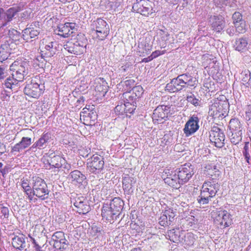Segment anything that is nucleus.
<instances>
[{
	"label": "nucleus",
	"instance_id": "10",
	"mask_svg": "<svg viewBox=\"0 0 251 251\" xmlns=\"http://www.w3.org/2000/svg\"><path fill=\"white\" fill-rule=\"evenodd\" d=\"M44 86L40 84L35 80L32 79L29 83L26 84L24 88V93L29 97L38 98L43 93Z\"/></svg>",
	"mask_w": 251,
	"mask_h": 251
},
{
	"label": "nucleus",
	"instance_id": "12",
	"mask_svg": "<svg viewBox=\"0 0 251 251\" xmlns=\"http://www.w3.org/2000/svg\"><path fill=\"white\" fill-rule=\"evenodd\" d=\"M195 80L190 75L186 74L179 75L176 78H174V92L179 91L186 85L193 86Z\"/></svg>",
	"mask_w": 251,
	"mask_h": 251
},
{
	"label": "nucleus",
	"instance_id": "28",
	"mask_svg": "<svg viewBox=\"0 0 251 251\" xmlns=\"http://www.w3.org/2000/svg\"><path fill=\"white\" fill-rule=\"evenodd\" d=\"M228 127L230 132H242V126L238 119H231L229 121Z\"/></svg>",
	"mask_w": 251,
	"mask_h": 251
},
{
	"label": "nucleus",
	"instance_id": "40",
	"mask_svg": "<svg viewBox=\"0 0 251 251\" xmlns=\"http://www.w3.org/2000/svg\"><path fill=\"white\" fill-rule=\"evenodd\" d=\"M8 35L9 37L13 41L19 40L21 36L20 33L13 28L9 30Z\"/></svg>",
	"mask_w": 251,
	"mask_h": 251
},
{
	"label": "nucleus",
	"instance_id": "64",
	"mask_svg": "<svg viewBox=\"0 0 251 251\" xmlns=\"http://www.w3.org/2000/svg\"><path fill=\"white\" fill-rule=\"evenodd\" d=\"M29 238H30L31 239V241L32 242V243L34 245H33V247H36V245L37 246H39V245L36 242L35 239L33 238L32 237L30 236V235H28Z\"/></svg>",
	"mask_w": 251,
	"mask_h": 251
},
{
	"label": "nucleus",
	"instance_id": "55",
	"mask_svg": "<svg viewBox=\"0 0 251 251\" xmlns=\"http://www.w3.org/2000/svg\"><path fill=\"white\" fill-rule=\"evenodd\" d=\"M1 213L4 218H7L9 215V209L7 207L3 206L1 208Z\"/></svg>",
	"mask_w": 251,
	"mask_h": 251
},
{
	"label": "nucleus",
	"instance_id": "3",
	"mask_svg": "<svg viewBox=\"0 0 251 251\" xmlns=\"http://www.w3.org/2000/svg\"><path fill=\"white\" fill-rule=\"evenodd\" d=\"M219 188L220 184L214 179L205 181L201 186L200 195L198 197V202L201 205L208 204L211 199L215 196Z\"/></svg>",
	"mask_w": 251,
	"mask_h": 251
},
{
	"label": "nucleus",
	"instance_id": "57",
	"mask_svg": "<svg viewBox=\"0 0 251 251\" xmlns=\"http://www.w3.org/2000/svg\"><path fill=\"white\" fill-rule=\"evenodd\" d=\"M87 116L90 117L91 119L96 118V116H97V114L96 111L94 110V107L93 111L88 113V115H87Z\"/></svg>",
	"mask_w": 251,
	"mask_h": 251
},
{
	"label": "nucleus",
	"instance_id": "22",
	"mask_svg": "<svg viewBox=\"0 0 251 251\" xmlns=\"http://www.w3.org/2000/svg\"><path fill=\"white\" fill-rule=\"evenodd\" d=\"M165 110L166 107L164 108L162 106H158L155 109L152 116L153 121L155 123L157 122V123L159 122L160 123H162V121L164 119L165 117H167L166 116L167 112H166Z\"/></svg>",
	"mask_w": 251,
	"mask_h": 251
},
{
	"label": "nucleus",
	"instance_id": "35",
	"mask_svg": "<svg viewBox=\"0 0 251 251\" xmlns=\"http://www.w3.org/2000/svg\"><path fill=\"white\" fill-rule=\"evenodd\" d=\"M55 251H64L67 250L68 247V242L67 240L64 241L56 242V243H52V245Z\"/></svg>",
	"mask_w": 251,
	"mask_h": 251
},
{
	"label": "nucleus",
	"instance_id": "61",
	"mask_svg": "<svg viewBox=\"0 0 251 251\" xmlns=\"http://www.w3.org/2000/svg\"><path fill=\"white\" fill-rule=\"evenodd\" d=\"M160 54V51L156 50L155 51H153L151 55V57H152V59H154L159 56Z\"/></svg>",
	"mask_w": 251,
	"mask_h": 251
},
{
	"label": "nucleus",
	"instance_id": "16",
	"mask_svg": "<svg viewBox=\"0 0 251 251\" xmlns=\"http://www.w3.org/2000/svg\"><path fill=\"white\" fill-rule=\"evenodd\" d=\"M199 122L200 120L198 117L194 115L190 117L189 120L185 124L183 129L186 136L188 137L191 135L198 130Z\"/></svg>",
	"mask_w": 251,
	"mask_h": 251
},
{
	"label": "nucleus",
	"instance_id": "2",
	"mask_svg": "<svg viewBox=\"0 0 251 251\" xmlns=\"http://www.w3.org/2000/svg\"><path fill=\"white\" fill-rule=\"evenodd\" d=\"M124 205V201L119 197L114 198L109 204H104L102 208L101 215L109 222H114L119 218Z\"/></svg>",
	"mask_w": 251,
	"mask_h": 251
},
{
	"label": "nucleus",
	"instance_id": "23",
	"mask_svg": "<svg viewBox=\"0 0 251 251\" xmlns=\"http://www.w3.org/2000/svg\"><path fill=\"white\" fill-rule=\"evenodd\" d=\"M12 246L16 250L22 251L26 247L25 237L22 234L15 236L12 239Z\"/></svg>",
	"mask_w": 251,
	"mask_h": 251
},
{
	"label": "nucleus",
	"instance_id": "34",
	"mask_svg": "<svg viewBox=\"0 0 251 251\" xmlns=\"http://www.w3.org/2000/svg\"><path fill=\"white\" fill-rule=\"evenodd\" d=\"M107 82L104 80H101V83H99L97 84L95 86V90L96 91L99 93V95L104 96L107 92L108 89Z\"/></svg>",
	"mask_w": 251,
	"mask_h": 251
},
{
	"label": "nucleus",
	"instance_id": "29",
	"mask_svg": "<svg viewBox=\"0 0 251 251\" xmlns=\"http://www.w3.org/2000/svg\"><path fill=\"white\" fill-rule=\"evenodd\" d=\"M10 49L9 44H4L0 46V62H2L6 60L10 54Z\"/></svg>",
	"mask_w": 251,
	"mask_h": 251
},
{
	"label": "nucleus",
	"instance_id": "24",
	"mask_svg": "<svg viewBox=\"0 0 251 251\" xmlns=\"http://www.w3.org/2000/svg\"><path fill=\"white\" fill-rule=\"evenodd\" d=\"M233 47L236 50L244 52L248 49V39L246 37L237 38L233 43Z\"/></svg>",
	"mask_w": 251,
	"mask_h": 251
},
{
	"label": "nucleus",
	"instance_id": "43",
	"mask_svg": "<svg viewBox=\"0 0 251 251\" xmlns=\"http://www.w3.org/2000/svg\"><path fill=\"white\" fill-rule=\"evenodd\" d=\"M134 82L135 81L133 79H128L122 82L124 87L125 90L126 91V92L131 90L132 88L134 87Z\"/></svg>",
	"mask_w": 251,
	"mask_h": 251
},
{
	"label": "nucleus",
	"instance_id": "5",
	"mask_svg": "<svg viewBox=\"0 0 251 251\" xmlns=\"http://www.w3.org/2000/svg\"><path fill=\"white\" fill-rule=\"evenodd\" d=\"M24 4L19 3L6 11L0 8V28L6 26L18 12L24 10Z\"/></svg>",
	"mask_w": 251,
	"mask_h": 251
},
{
	"label": "nucleus",
	"instance_id": "21",
	"mask_svg": "<svg viewBox=\"0 0 251 251\" xmlns=\"http://www.w3.org/2000/svg\"><path fill=\"white\" fill-rule=\"evenodd\" d=\"M31 144V139L29 137H23L21 141L12 148L11 152L16 154L27 148Z\"/></svg>",
	"mask_w": 251,
	"mask_h": 251
},
{
	"label": "nucleus",
	"instance_id": "18",
	"mask_svg": "<svg viewBox=\"0 0 251 251\" xmlns=\"http://www.w3.org/2000/svg\"><path fill=\"white\" fill-rule=\"evenodd\" d=\"M76 24L73 23H66L58 26L59 33L58 34L64 38L71 35L77 30Z\"/></svg>",
	"mask_w": 251,
	"mask_h": 251
},
{
	"label": "nucleus",
	"instance_id": "17",
	"mask_svg": "<svg viewBox=\"0 0 251 251\" xmlns=\"http://www.w3.org/2000/svg\"><path fill=\"white\" fill-rule=\"evenodd\" d=\"M74 205L76 208L75 210L76 212L80 214L85 215L88 213L91 209L88 201L83 197L75 199Z\"/></svg>",
	"mask_w": 251,
	"mask_h": 251
},
{
	"label": "nucleus",
	"instance_id": "54",
	"mask_svg": "<svg viewBox=\"0 0 251 251\" xmlns=\"http://www.w3.org/2000/svg\"><path fill=\"white\" fill-rule=\"evenodd\" d=\"M60 168H63L68 171L71 169V166L70 164L68 163L66 160L64 159V162L62 161L60 164Z\"/></svg>",
	"mask_w": 251,
	"mask_h": 251
},
{
	"label": "nucleus",
	"instance_id": "8",
	"mask_svg": "<svg viewBox=\"0 0 251 251\" xmlns=\"http://www.w3.org/2000/svg\"><path fill=\"white\" fill-rule=\"evenodd\" d=\"M228 105L227 101H216L209 106V115L214 119H223L226 114Z\"/></svg>",
	"mask_w": 251,
	"mask_h": 251
},
{
	"label": "nucleus",
	"instance_id": "48",
	"mask_svg": "<svg viewBox=\"0 0 251 251\" xmlns=\"http://www.w3.org/2000/svg\"><path fill=\"white\" fill-rule=\"evenodd\" d=\"M232 20L234 25L237 23H239L240 22L241 23V21H244L242 19V14L238 12H235L233 14Z\"/></svg>",
	"mask_w": 251,
	"mask_h": 251
},
{
	"label": "nucleus",
	"instance_id": "46",
	"mask_svg": "<svg viewBox=\"0 0 251 251\" xmlns=\"http://www.w3.org/2000/svg\"><path fill=\"white\" fill-rule=\"evenodd\" d=\"M126 109H125V113L127 115V113L132 114L136 108V106L130 102H125Z\"/></svg>",
	"mask_w": 251,
	"mask_h": 251
},
{
	"label": "nucleus",
	"instance_id": "30",
	"mask_svg": "<svg viewBox=\"0 0 251 251\" xmlns=\"http://www.w3.org/2000/svg\"><path fill=\"white\" fill-rule=\"evenodd\" d=\"M220 215H222V219L220 222V224L221 226H223L224 227H226L231 225V215L229 213H228L227 211H223L221 213V214H219V216H220Z\"/></svg>",
	"mask_w": 251,
	"mask_h": 251
},
{
	"label": "nucleus",
	"instance_id": "47",
	"mask_svg": "<svg viewBox=\"0 0 251 251\" xmlns=\"http://www.w3.org/2000/svg\"><path fill=\"white\" fill-rule=\"evenodd\" d=\"M187 100L188 102L193 104L195 106L199 105L200 101L199 99H197L194 95L191 93L187 95Z\"/></svg>",
	"mask_w": 251,
	"mask_h": 251
},
{
	"label": "nucleus",
	"instance_id": "26",
	"mask_svg": "<svg viewBox=\"0 0 251 251\" xmlns=\"http://www.w3.org/2000/svg\"><path fill=\"white\" fill-rule=\"evenodd\" d=\"M21 186L23 189V191L25 193L27 199L29 201H34L35 202L37 201L36 198H33L32 187L31 188L29 185V183L27 179H24L21 181Z\"/></svg>",
	"mask_w": 251,
	"mask_h": 251
},
{
	"label": "nucleus",
	"instance_id": "58",
	"mask_svg": "<svg viewBox=\"0 0 251 251\" xmlns=\"http://www.w3.org/2000/svg\"><path fill=\"white\" fill-rule=\"evenodd\" d=\"M226 33L230 36H233L234 33V29L233 26L230 27L226 29Z\"/></svg>",
	"mask_w": 251,
	"mask_h": 251
},
{
	"label": "nucleus",
	"instance_id": "25",
	"mask_svg": "<svg viewBox=\"0 0 251 251\" xmlns=\"http://www.w3.org/2000/svg\"><path fill=\"white\" fill-rule=\"evenodd\" d=\"M56 43L50 42L46 45L44 49L41 51L42 57L50 58L53 56L56 53Z\"/></svg>",
	"mask_w": 251,
	"mask_h": 251
},
{
	"label": "nucleus",
	"instance_id": "31",
	"mask_svg": "<svg viewBox=\"0 0 251 251\" xmlns=\"http://www.w3.org/2000/svg\"><path fill=\"white\" fill-rule=\"evenodd\" d=\"M64 49L68 52L75 54H81V50H79V48L76 45V43L73 42H68L64 46Z\"/></svg>",
	"mask_w": 251,
	"mask_h": 251
},
{
	"label": "nucleus",
	"instance_id": "62",
	"mask_svg": "<svg viewBox=\"0 0 251 251\" xmlns=\"http://www.w3.org/2000/svg\"><path fill=\"white\" fill-rule=\"evenodd\" d=\"M36 148L39 149V145L37 141L32 145V146L30 148V150L31 151L35 152L36 151H35L34 149Z\"/></svg>",
	"mask_w": 251,
	"mask_h": 251
},
{
	"label": "nucleus",
	"instance_id": "1",
	"mask_svg": "<svg viewBox=\"0 0 251 251\" xmlns=\"http://www.w3.org/2000/svg\"><path fill=\"white\" fill-rule=\"evenodd\" d=\"M29 61H24L19 63L14 62L9 67L11 70L9 76L5 82L6 86L17 92L20 87V82H22L31 70Z\"/></svg>",
	"mask_w": 251,
	"mask_h": 251
},
{
	"label": "nucleus",
	"instance_id": "52",
	"mask_svg": "<svg viewBox=\"0 0 251 251\" xmlns=\"http://www.w3.org/2000/svg\"><path fill=\"white\" fill-rule=\"evenodd\" d=\"M31 13L30 10H25L24 12L21 13L20 17L22 19L26 20L30 18Z\"/></svg>",
	"mask_w": 251,
	"mask_h": 251
},
{
	"label": "nucleus",
	"instance_id": "56",
	"mask_svg": "<svg viewBox=\"0 0 251 251\" xmlns=\"http://www.w3.org/2000/svg\"><path fill=\"white\" fill-rule=\"evenodd\" d=\"M251 79L250 73L244 75L243 77L242 78V82L243 84L248 83Z\"/></svg>",
	"mask_w": 251,
	"mask_h": 251
},
{
	"label": "nucleus",
	"instance_id": "6",
	"mask_svg": "<svg viewBox=\"0 0 251 251\" xmlns=\"http://www.w3.org/2000/svg\"><path fill=\"white\" fill-rule=\"evenodd\" d=\"M191 165L185 164L175 170L174 174V182L177 181L178 184H183L187 182L193 175V168Z\"/></svg>",
	"mask_w": 251,
	"mask_h": 251
},
{
	"label": "nucleus",
	"instance_id": "45",
	"mask_svg": "<svg viewBox=\"0 0 251 251\" xmlns=\"http://www.w3.org/2000/svg\"><path fill=\"white\" fill-rule=\"evenodd\" d=\"M125 109H126V105L125 103L121 102L120 104H118L115 108V112L117 115H123L125 113Z\"/></svg>",
	"mask_w": 251,
	"mask_h": 251
},
{
	"label": "nucleus",
	"instance_id": "39",
	"mask_svg": "<svg viewBox=\"0 0 251 251\" xmlns=\"http://www.w3.org/2000/svg\"><path fill=\"white\" fill-rule=\"evenodd\" d=\"M231 134L230 135V140L232 143L234 145L238 144L241 141L242 137V132H230Z\"/></svg>",
	"mask_w": 251,
	"mask_h": 251
},
{
	"label": "nucleus",
	"instance_id": "50",
	"mask_svg": "<svg viewBox=\"0 0 251 251\" xmlns=\"http://www.w3.org/2000/svg\"><path fill=\"white\" fill-rule=\"evenodd\" d=\"M93 105H86L80 112V116H87L88 113L91 112L93 110Z\"/></svg>",
	"mask_w": 251,
	"mask_h": 251
},
{
	"label": "nucleus",
	"instance_id": "37",
	"mask_svg": "<svg viewBox=\"0 0 251 251\" xmlns=\"http://www.w3.org/2000/svg\"><path fill=\"white\" fill-rule=\"evenodd\" d=\"M185 237L183 238L184 242L182 245H185L187 246H192L195 241V235L193 233L191 232H185L184 231Z\"/></svg>",
	"mask_w": 251,
	"mask_h": 251
},
{
	"label": "nucleus",
	"instance_id": "7",
	"mask_svg": "<svg viewBox=\"0 0 251 251\" xmlns=\"http://www.w3.org/2000/svg\"><path fill=\"white\" fill-rule=\"evenodd\" d=\"M154 3L151 0H136L132 6L134 12L144 16H149L155 12Z\"/></svg>",
	"mask_w": 251,
	"mask_h": 251
},
{
	"label": "nucleus",
	"instance_id": "32",
	"mask_svg": "<svg viewBox=\"0 0 251 251\" xmlns=\"http://www.w3.org/2000/svg\"><path fill=\"white\" fill-rule=\"evenodd\" d=\"M51 138L50 133L44 134L37 141L39 145V149H43L46 148L47 144L50 142Z\"/></svg>",
	"mask_w": 251,
	"mask_h": 251
},
{
	"label": "nucleus",
	"instance_id": "20",
	"mask_svg": "<svg viewBox=\"0 0 251 251\" xmlns=\"http://www.w3.org/2000/svg\"><path fill=\"white\" fill-rule=\"evenodd\" d=\"M47 162L50 168H60V164L62 161L64 162V158L59 155L55 154L52 151H50L48 153Z\"/></svg>",
	"mask_w": 251,
	"mask_h": 251
},
{
	"label": "nucleus",
	"instance_id": "41",
	"mask_svg": "<svg viewBox=\"0 0 251 251\" xmlns=\"http://www.w3.org/2000/svg\"><path fill=\"white\" fill-rule=\"evenodd\" d=\"M132 94L137 99L140 98L143 93V89L141 85L134 86L131 89Z\"/></svg>",
	"mask_w": 251,
	"mask_h": 251
},
{
	"label": "nucleus",
	"instance_id": "53",
	"mask_svg": "<svg viewBox=\"0 0 251 251\" xmlns=\"http://www.w3.org/2000/svg\"><path fill=\"white\" fill-rule=\"evenodd\" d=\"M75 43H76V45L78 47L77 48H79V50H81V54L83 53L85 50L86 45H85L82 41H76Z\"/></svg>",
	"mask_w": 251,
	"mask_h": 251
},
{
	"label": "nucleus",
	"instance_id": "60",
	"mask_svg": "<svg viewBox=\"0 0 251 251\" xmlns=\"http://www.w3.org/2000/svg\"><path fill=\"white\" fill-rule=\"evenodd\" d=\"M6 146L0 142V154H2L6 151Z\"/></svg>",
	"mask_w": 251,
	"mask_h": 251
},
{
	"label": "nucleus",
	"instance_id": "38",
	"mask_svg": "<svg viewBox=\"0 0 251 251\" xmlns=\"http://www.w3.org/2000/svg\"><path fill=\"white\" fill-rule=\"evenodd\" d=\"M66 240L64 235V232L62 231H56L54 232L52 235L50 241V245H52V243H56L64 241Z\"/></svg>",
	"mask_w": 251,
	"mask_h": 251
},
{
	"label": "nucleus",
	"instance_id": "4",
	"mask_svg": "<svg viewBox=\"0 0 251 251\" xmlns=\"http://www.w3.org/2000/svg\"><path fill=\"white\" fill-rule=\"evenodd\" d=\"M32 180L33 197L35 196L42 200L48 199L50 191L45 181L37 176L33 177Z\"/></svg>",
	"mask_w": 251,
	"mask_h": 251
},
{
	"label": "nucleus",
	"instance_id": "27",
	"mask_svg": "<svg viewBox=\"0 0 251 251\" xmlns=\"http://www.w3.org/2000/svg\"><path fill=\"white\" fill-rule=\"evenodd\" d=\"M69 176L74 183L82 184L86 179L85 175L78 170H75L71 172Z\"/></svg>",
	"mask_w": 251,
	"mask_h": 251
},
{
	"label": "nucleus",
	"instance_id": "42",
	"mask_svg": "<svg viewBox=\"0 0 251 251\" xmlns=\"http://www.w3.org/2000/svg\"><path fill=\"white\" fill-rule=\"evenodd\" d=\"M131 90L127 91L123 94V97L126 99L125 102H130L131 103H134V100L136 99L134 95L131 93Z\"/></svg>",
	"mask_w": 251,
	"mask_h": 251
},
{
	"label": "nucleus",
	"instance_id": "51",
	"mask_svg": "<svg viewBox=\"0 0 251 251\" xmlns=\"http://www.w3.org/2000/svg\"><path fill=\"white\" fill-rule=\"evenodd\" d=\"M219 2L222 5L233 7L235 5V0H220Z\"/></svg>",
	"mask_w": 251,
	"mask_h": 251
},
{
	"label": "nucleus",
	"instance_id": "13",
	"mask_svg": "<svg viewBox=\"0 0 251 251\" xmlns=\"http://www.w3.org/2000/svg\"><path fill=\"white\" fill-rule=\"evenodd\" d=\"M41 30L39 22L32 23L30 25H27L26 28L23 30V38L28 42L31 39L37 37Z\"/></svg>",
	"mask_w": 251,
	"mask_h": 251
},
{
	"label": "nucleus",
	"instance_id": "36",
	"mask_svg": "<svg viewBox=\"0 0 251 251\" xmlns=\"http://www.w3.org/2000/svg\"><path fill=\"white\" fill-rule=\"evenodd\" d=\"M133 178L130 177H125L123 179V188L125 192L130 193L132 185Z\"/></svg>",
	"mask_w": 251,
	"mask_h": 251
},
{
	"label": "nucleus",
	"instance_id": "11",
	"mask_svg": "<svg viewBox=\"0 0 251 251\" xmlns=\"http://www.w3.org/2000/svg\"><path fill=\"white\" fill-rule=\"evenodd\" d=\"M103 158L98 155L94 154L87 160V167L89 171L96 174L101 172L104 166Z\"/></svg>",
	"mask_w": 251,
	"mask_h": 251
},
{
	"label": "nucleus",
	"instance_id": "44",
	"mask_svg": "<svg viewBox=\"0 0 251 251\" xmlns=\"http://www.w3.org/2000/svg\"><path fill=\"white\" fill-rule=\"evenodd\" d=\"M236 31L239 33H243L246 31V24L245 21L234 24Z\"/></svg>",
	"mask_w": 251,
	"mask_h": 251
},
{
	"label": "nucleus",
	"instance_id": "49",
	"mask_svg": "<svg viewBox=\"0 0 251 251\" xmlns=\"http://www.w3.org/2000/svg\"><path fill=\"white\" fill-rule=\"evenodd\" d=\"M245 119L251 123V104L248 105L245 108Z\"/></svg>",
	"mask_w": 251,
	"mask_h": 251
},
{
	"label": "nucleus",
	"instance_id": "19",
	"mask_svg": "<svg viewBox=\"0 0 251 251\" xmlns=\"http://www.w3.org/2000/svg\"><path fill=\"white\" fill-rule=\"evenodd\" d=\"M11 70L8 68L7 66L1 65L0 66V82L1 83L2 88L6 93H12L13 92V89L7 86L5 84V82L7 78L9 76Z\"/></svg>",
	"mask_w": 251,
	"mask_h": 251
},
{
	"label": "nucleus",
	"instance_id": "15",
	"mask_svg": "<svg viewBox=\"0 0 251 251\" xmlns=\"http://www.w3.org/2000/svg\"><path fill=\"white\" fill-rule=\"evenodd\" d=\"M208 23L212 30L217 33H220L225 26L224 18L220 15L211 16L209 18Z\"/></svg>",
	"mask_w": 251,
	"mask_h": 251
},
{
	"label": "nucleus",
	"instance_id": "59",
	"mask_svg": "<svg viewBox=\"0 0 251 251\" xmlns=\"http://www.w3.org/2000/svg\"><path fill=\"white\" fill-rule=\"evenodd\" d=\"M127 68L128 67L126 65L121 66L119 69V72L121 74H123V75H126L125 73L126 71Z\"/></svg>",
	"mask_w": 251,
	"mask_h": 251
},
{
	"label": "nucleus",
	"instance_id": "63",
	"mask_svg": "<svg viewBox=\"0 0 251 251\" xmlns=\"http://www.w3.org/2000/svg\"><path fill=\"white\" fill-rule=\"evenodd\" d=\"M164 181L166 183H167L169 185L171 186L173 183V178L170 179V177H167L164 179Z\"/></svg>",
	"mask_w": 251,
	"mask_h": 251
},
{
	"label": "nucleus",
	"instance_id": "33",
	"mask_svg": "<svg viewBox=\"0 0 251 251\" xmlns=\"http://www.w3.org/2000/svg\"><path fill=\"white\" fill-rule=\"evenodd\" d=\"M184 237H185L184 230H179L178 229L174 231V243L182 245L184 242Z\"/></svg>",
	"mask_w": 251,
	"mask_h": 251
},
{
	"label": "nucleus",
	"instance_id": "14",
	"mask_svg": "<svg viewBox=\"0 0 251 251\" xmlns=\"http://www.w3.org/2000/svg\"><path fill=\"white\" fill-rule=\"evenodd\" d=\"M209 138L210 141L217 148H221L225 145V134L222 130L219 128H215L210 131Z\"/></svg>",
	"mask_w": 251,
	"mask_h": 251
},
{
	"label": "nucleus",
	"instance_id": "9",
	"mask_svg": "<svg viewBox=\"0 0 251 251\" xmlns=\"http://www.w3.org/2000/svg\"><path fill=\"white\" fill-rule=\"evenodd\" d=\"M93 25L95 28L96 39L99 41L104 40L109 34L110 29L108 24L104 20L98 18L93 22Z\"/></svg>",
	"mask_w": 251,
	"mask_h": 251
}]
</instances>
